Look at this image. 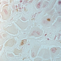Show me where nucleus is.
<instances>
[{
    "mask_svg": "<svg viewBox=\"0 0 61 61\" xmlns=\"http://www.w3.org/2000/svg\"><path fill=\"white\" fill-rule=\"evenodd\" d=\"M59 5H60V4H61V2L60 1H59Z\"/></svg>",
    "mask_w": 61,
    "mask_h": 61,
    "instance_id": "obj_1",
    "label": "nucleus"
},
{
    "mask_svg": "<svg viewBox=\"0 0 61 61\" xmlns=\"http://www.w3.org/2000/svg\"><path fill=\"white\" fill-rule=\"evenodd\" d=\"M22 2V1H20V2Z\"/></svg>",
    "mask_w": 61,
    "mask_h": 61,
    "instance_id": "obj_2",
    "label": "nucleus"
},
{
    "mask_svg": "<svg viewBox=\"0 0 61 61\" xmlns=\"http://www.w3.org/2000/svg\"><path fill=\"white\" fill-rule=\"evenodd\" d=\"M47 40H49V39H47Z\"/></svg>",
    "mask_w": 61,
    "mask_h": 61,
    "instance_id": "obj_3",
    "label": "nucleus"
}]
</instances>
